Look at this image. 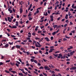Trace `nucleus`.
Listing matches in <instances>:
<instances>
[{"instance_id": "f257e3e1", "label": "nucleus", "mask_w": 76, "mask_h": 76, "mask_svg": "<svg viewBox=\"0 0 76 76\" xmlns=\"http://www.w3.org/2000/svg\"><path fill=\"white\" fill-rule=\"evenodd\" d=\"M37 42H36V41H34L33 42V44H35V46H36V47H41L42 45H40V43H39L38 42H37Z\"/></svg>"}, {"instance_id": "f03ea898", "label": "nucleus", "mask_w": 76, "mask_h": 76, "mask_svg": "<svg viewBox=\"0 0 76 76\" xmlns=\"http://www.w3.org/2000/svg\"><path fill=\"white\" fill-rule=\"evenodd\" d=\"M50 18L51 21L52 22H53V21L54 19L53 18H54V17L53 16V15L50 16Z\"/></svg>"}, {"instance_id": "7ed1b4c3", "label": "nucleus", "mask_w": 76, "mask_h": 76, "mask_svg": "<svg viewBox=\"0 0 76 76\" xmlns=\"http://www.w3.org/2000/svg\"><path fill=\"white\" fill-rule=\"evenodd\" d=\"M69 69L70 70H76V66H73Z\"/></svg>"}, {"instance_id": "20e7f679", "label": "nucleus", "mask_w": 76, "mask_h": 76, "mask_svg": "<svg viewBox=\"0 0 76 76\" xmlns=\"http://www.w3.org/2000/svg\"><path fill=\"white\" fill-rule=\"evenodd\" d=\"M1 60H3L4 58V57H5V56H4L2 55H1Z\"/></svg>"}, {"instance_id": "39448f33", "label": "nucleus", "mask_w": 76, "mask_h": 76, "mask_svg": "<svg viewBox=\"0 0 76 76\" xmlns=\"http://www.w3.org/2000/svg\"><path fill=\"white\" fill-rule=\"evenodd\" d=\"M54 50V49H50V50L49 51V53H51L52 52H53V51Z\"/></svg>"}, {"instance_id": "423d86ee", "label": "nucleus", "mask_w": 76, "mask_h": 76, "mask_svg": "<svg viewBox=\"0 0 76 76\" xmlns=\"http://www.w3.org/2000/svg\"><path fill=\"white\" fill-rule=\"evenodd\" d=\"M28 34V37H30V38H31V33L29 32Z\"/></svg>"}, {"instance_id": "0eeeda50", "label": "nucleus", "mask_w": 76, "mask_h": 76, "mask_svg": "<svg viewBox=\"0 0 76 76\" xmlns=\"http://www.w3.org/2000/svg\"><path fill=\"white\" fill-rule=\"evenodd\" d=\"M7 19L8 21H9L10 22H11V20H10V17H7Z\"/></svg>"}, {"instance_id": "6e6552de", "label": "nucleus", "mask_w": 76, "mask_h": 76, "mask_svg": "<svg viewBox=\"0 0 76 76\" xmlns=\"http://www.w3.org/2000/svg\"><path fill=\"white\" fill-rule=\"evenodd\" d=\"M45 39H46V41H47L48 42V41H50V39H48V37H45Z\"/></svg>"}, {"instance_id": "1a4fd4ad", "label": "nucleus", "mask_w": 76, "mask_h": 76, "mask_svg": "<svg viewBox=\"0 0 76 76\" xmlns=\"http://www.w3.org/2000/svg\"><path fill=\"white\" fill-rule=\"evenodd\" d=\"M75 51H73L72 52H71L70 53V54L71 56H72V55L73 54V53H75Z\"/></svg>"}, {"instance_id": "9d476101", "label": "nucleus", "mask_w": 76, "mask_h": 76, "mask_svg": "<svg viewBox=\"0 0 76 76\" xmlns=\"http://www.w3.org/2000/svg\"><path fill=\"white\" fill-rule=\"evenodd\" d=\"M32 35H33V36H35V35H36V33H35V31L34 32L32 33Z\"/></svg>"}, {"instance_id": "9b49d317", "label": "nucleus", "mask_w": 76, "mask_h": 76, "mask_svg": "<svg viewBox=\"0 0 76 76\" xmlns=\"http://www.w3.org/2000/svg\"><path fill=\"white\" fill-rule=\"evenodd\" d=\"M9 45L7 43L4 46V47L5 48H7V47H8V46H9Z\"/></svg>"}, {"instance_id": "f8f14e48", "label": "nucleus", "mask_w": 76, "mask_h": 76, "mask_svg": "<svg viewBox=\"0 0 76 76\" xmlns=\"http://www.w3.org/2000/svg\"><path fill=\"white\" fill-rule=\"evenodd\" d=\"M44 68L46 70H47L48 69V68H49V67H48V66H46L44 67Z\"/></svg>"}, {"instance_id": "ddd939ff", "label": "nucleus", "mask_w": 76, "mask_h": 76, "mask_svg": "<svg viewBox=\"0 0 76 76\" xmlns=\"http://www.w3.org/2000/svg\"><path fill=\"white\" fill-rule=\"evenodd\" d=\"M73 48V47L71 46L70 48H69L67 49V50H70V49H72Z\"/></svg>"}, {"instance_id": "4468645a", "label": "nucleus", "mask_w": 76, "mask_h": 76, "mask_svg": "<svg viewBox=\"0 0 76 76\" xmlns=\"http://www.w3.org/2000/svg\"><path fill=\"white\" fill-rule=\"evenodd\" d=\"M20 13H22V12H23V10H22V8H20Z\"/></svg>"}, {"instance_id": "2eb2a0df", "label": "nucleus", "mask_w": 76, "mask_h": 76, "mask_svg": "<svg viewBox=\"0 0 76 76\" xmlns=\"http://www.w3.org/2000/svg\"><path fill=\"white\" fill-rule=\"evenodd\" d=\"M10 72L13 73V74H15V73H16V71H10Z\"/></svg>"}, {"instance_id": "dca6fc26", "label": "nucleus", "mask_w": 76, "mask_h": 76, "mask_svg": "<svg viewBox=\"0 0 76 76\" xmlns=\"http://www.w3.org/2000/svg\"><path fill=\"white\" fill-rule=\"evenodd\" d=\"M14 63H12V62H10V65H12V66H13V65L14 64Z\"/></svg>"}, {"instance_id": "f3484780", "label": "nucleus", "mask_w": 76, "mask_h": 76, "mask_svg": "<svg viewBox=\"0 0 76 76\" xmlns=\"http://www.w3.org/2000/svg\"><path fill=\"white\" fill-rule=\"evenodd\" d=\"M65 18H66V19H68V14L66 15Z\"/></svg>"}, {"instance_id": "a211bd4d", "label": "nucleus", "mask_w": 76, "mask_h": 76, "mask_svg": "<svg viewBox=\"0 0 76 76\" xmlns=\"http://www.w3.org/2000/svg\"><path fill=\"white\" fill-rule=\"evenodd\" d=\"M19 70H20L21 72H22L23 73H24V70H23V69H19Z\"/></svg>"}, {"instance_id": "6ab92c4d", "label": "nucleus", "mask_w": 76, "mask_h": 76, "mask_svg": "<svg viewBox=\"0 0 76 76\" xmlns=\"http://www.w3.org/2000/svg\"><path fill=\"white\" fill-rule=\"evenodd\" d=\"M56 34V31H54V32L52 33V34L53 35H54Z\"/></svg>"}, {"instance_id": "aec40b11", "label": "nucleus", "mask_w": 76, "mask_h": 76, "mask_svg": "<svg viewBox=\"0 0 76 76\" xmlns=\"http://www.w3.org/2000/svg\"><path fill=\"white\" fill-rule=\"evenodd\" d=\"M26 53L27 55H28H28H29V54H30V53H29V52L28 51L26 52Z\"/></svg>"}, {"instance_id": "412c9836", "label": "nucleus", "mask_w": 76, "mask_h": 76, "mask_svg": "<svg viewBox=\"0 0 76 76\" xmlns=\"http://www.w3.org/2000/svg\"><path fill=\"white\" fill-rule=\"evenodd\" d=\"M15 47L17 48H19V45H16Z\"/></svg>"}, {"instance_id": "4be33fe9", "label": "nucleus", "mask_w": 76, "mask_h": 76, "mask_svg": "<svg viewBox=\"0 0 76 76\" xmlns=\"http://www.w3.org/2000/svg\"><path fill=\"white\" fill-rule=\"evenodd\" d=\"M30 61L31 62H34V60L33 58H31L30 59Z\"/></svg>"}, {"instance_id": "5701e85b", "label": "nucleus", "mask_w": 76, "mask_h": 76, "mask_svg": "<svg viewBox=\"0 0 76 76\" xmlns=\"http://www.w3.org/2000/svg\"><path fill=\"white\" fill-rule=\"evenodd\" d=\"M39 10H37V11H36V13H39Z\"/></svg>"}, {"instance_id": "b1692460", "label": "nucleus", "mask_w": 76, "mask_h": 76, "mask_svg": "<svg viewBox=\"0 0 76 76\" xmlns=\"http://www.w3.org/2000/svg\"><path fill=\"white\" fill-rule=\"evenodd\" d=\"M39 28V27L38 26H37L36 27V28L35 29V31H37L38 30V28Z\"/></svg>"}, {"instance_id": "393cba45", "label": "nucleus", "mask_w": 76, "mask_h": 76, "mask_svg": "<svg viewBox=\"0 0 76 76\" xmlns=\"http://www.w3.org/2000/svg\"><path fill=\"white\" fill-rule=\"evenodd\" d=\"M34 62L35 63H36L37 64L38 63V61H36V60H34Z\"/></svg>"}, {"instance_id": "a878e982", "label": "nucleus", "mask_w": 76, "mask_h": 76, "mask_svg": "<svg viewBox=\"0 0 76 76\" xmlns=\"http://www.w3.org/2000/svg\"><path fill=\"white\" fill-rule=\"evenodd\" d=\"M58 26L57 25H56L55 26H54V28H57Z\"/></svg>"}, {"instance_id": "bb28decb", "label": "nucleus", "mask_w": 76, "mask_h": 76, "mask_svg": "<svg viewBox=\"0 0 76 76\" xmlns=\"http://www.w3.org/2000/svg\"><path fill=\"white\" fill-rule=\"evenodd\" d=\"M72 18H74V17L73 16H71L69 17V19H72Z\"/></svg>"}, {"instance_id": "cd10ccee", "label": "nucleus", "mask_w": 76, "mask_h": 76, "mask_svg": "<svg viewBox=\"0 0 76 76\" xmlns=\"http://www.w3.org/2000/svg\"><path fill=\"white\" fill-rule=\"evenodd\" d=\"M39 69H44V67H43V66H42L39 68Z\"/></svg>"}, {"instance_id": "c85d7f7f", "label": "nucleus", "mask_w": 76, "mask_h": 76, "mask_svg": "<svg viewBox=\"0 0 76 76\" xmlns=\"http://www.w3.org/2000/svg\"><path fill=\"white\" fill-rule=\"evenodd\" d=\"M17 28L16 26H12V28Z\"/></svg>"}, {"instance_id": "c756f323", "label": "nucleus", "mask_w": 76, "mask_h": 76, "mask_svg": "<svg viewBox=\"0 0 76 76\" xmlns=\"http://www.w3.org/2000/svg\"><path fill=\"white\" fill-rule=\"evenodd\" d=\"M43 74L45 75V76H47V74L45 73H44V72H43Z\"/></svg>"}, {"instance_id": "7c9ffc66", "label": "nucleus", "mask_w": 76, "mask_h": 76, "mask_svg": "<svg viewBox=\"0 0 76 76\" xmlns=\"http://www.w3.org/2000/svg\"><path fill=\"white\" fill-rule=\"evenodd\" d=\"M5 72H6V73H10V72L8 71L7 70H5Z\"/></svg>"}, {"instance_id": "2f4dec72", "label": "nucleus", "mask_w": 76, "mask_h": 76, "mask_svg": "<svg viewBox=\"0 0 76 76\" xmlns=\"http://www.w3.org/2000/svg\"><path fill=\"white\" fill-rule=\"evenodd\" d=\"M70 56H71L70 55V54L69 53H68L67 54V56H68V57H70Z\"/></svg>"}, {"instance_id": "473e14b6", "label": "nucleus", "mask_w": 76, "mask_h": 76, "mask_svg": "<svg viewBox=\"0 0 76 76\" xmlns=\"http://www.w3.org/2000/svg\"><path fill=\"white\" fill-rule=\"evenodd\" d=\"M19 75H20V76H24L23 75V74H22V73H19Z\"/></svg>"}, {"instance_id": "72a5a7b5", "label": "nucleus", "mask_w": 76, "mask_h": 76, "mask_svg": "<svg viewBox=\"0 0 76 76\" xmlns=\"http://www.w3.org/2000/svg\"><path fill=\"white\" fill-rule=\"evenodd\" d=\"M65 37L66 38H67L68 39H69V38H70V37H69L66 35L65 36Z\"/></svg>"}, {"instance_id": "f704fd0d", "label": "nucleus", "mask_w": 76, "mask_h": 76, "mask_svg": "<svg viewBox=\"0 0 76 76\" xmlns=\"http://www.w3.org/2000/svg\"><path fill=\"white\" fill-rule=\"evenodd\" d=\"M74 6H75V4H73L72 6V8H73L74 7Z\"/></svg>"}, {"instance_id": "c9c22d12", "label": "nucleus", "mask_w": 76, "mask_h": 76, "mask_svg": "<svg viewBox=\"0 0 76 76\" xmlns=\"http://www.w3.org/2000/svg\"><path fill=\"white\" fill-rule=\"evenodd\" d=\"M29 20H32V18H31V17H29Z\"/></svg>"}, {"instance_id": "e433bc0d", "label": "nucleus", "mask_w": 76, "mask_h": 76, "mask_svg": "<svg viewBox=\"0 0 76 76\" xmlns=\"http://www.w3.org/2000/svg\"><path fill=\"white\" fill-rule=\"evenodd\" d=\"M28 42H32V40H31V39H30L28 40Z\"/></svg>"}, {"instance_id": "4c0bfd02", "label": "nucleus", "mask_w": 76, "mask_h": 76, "mask_svg": "<svg viewBox=\"0 0 76 76\" xmlns=\"http://www.w3.org/2000/svg\"><path fill=\"white\" fill-rule=\"evenodd\" d=\"M67 26V24H66L64 25V27H65V28H66V27Z\"/></svg>"}, {"instance_id": "58836bf2", "label": "nucleus", "mask_w": 76, "mask_h": 76, "mask_svg": "<svg viewBox=\"0 0 76 76\" xmlns=\"http://www.w3.org/2000/svg\"><path fill=\"white\" fill-rule=\"evenodd\" d=\"M73 23L72 22H70L69 25H73Z\"/></svg>"}, {"instance_id": "ea45409f", "label": "nucleus", "mask_w": 76, "mask_h": 76, "mask_svg": "<svg viewBox=\"0 0 76 76\" xmlns=\"http://www.w3.org/2000/svg\"><path fill=\"white\" fill-rule=\"evenodd\" d=\"M1 15H3V16H4V13L3 12V11H1Z\"/></svg>"}, {"instance_id": "a19ab883", "label": "nucleus", "mask_w": 76, "mask_h": 76, "mask_svg": "<svg viewBox=\"0 0 76 76\" xmlns=\"http://www.w3.org/2000/svg\"><path fill=\"white\" fill-rule=\"evenodd\" d=\"M44 61H45V62H46V61H47V60H45V59H43Z\"/></svg>"}, {"instance_id": "79ce46f5", "label": "nucleus", "mask_w": 76, "mask_h": 76, "mask_svg": "<svg viewBox=\"0 0 76 76\" xmlns=\"http://www.w3.org/2000/svg\"><path fill=\"white\" fill-rule=\"evenodd\" d=\"M15 65L17 67H19V64H17V63L15 64Z\"/></svg>"}, {"instance_id": "37998d69", "label": "nucleus", "mask_w": 76, "mask_h": 76, "mask_svg": "<svg viewBox=\"0 0 76 76\" xmlns=\"http://www.w3.org/2000/svg\"><path fill=\"white\" fill-rule=\"evenodd\" d=\"M50 66H51V67H52V68H54V66L53 65L51 64Z\"/></svg>"}, {"instance_id": "c03bdc74", "label": "nucleus", "mask_w": 76, "mask_h": 76, "mask_svg": "<svg viewBox=\"0 0 76 76\" xmlns=\"http://www.w3.org/2000/svg\"><path fill=\"white\" fill-rule=\"evenodd\" d=\"M57 9V5H56L55 7V10H56Z\"/></svg>"}, {"instance_id": "a18cd8bd", "label": "nucleus", "mask_w": 76, "mask_h": 76, "mask_svg": "<svg viewBox=\"0 0 76 76\" xmlns=\"http://www.w3.org/2000/svg\"><path fill=\"white\" fill-rule=\"evenodd\" d=\"M9 71H11V70H12V68H10L9 69Z\"/></svg>"}, {"instance_id": "49530a36", "label": "nucleus", "mask_w": 76, "mask_h": 76, "mask_svg": "<svg viewBox=\"0 0 76 76\" xmlns=\"http://www.w3.org/2000/svg\"><path fill=\"white\" fill-rule=\"evenodd\" d=\"M45 54L48 55V52L46 51V53H45Z\"/></svg>"}, {"instance_id": "de8ad7c7", "label": "nucleus", "mask_w": 76, "mask_h": 76, "mask_svg": "<svg viewBox=\"0 0 76 76\" xmlns=\"http://www.w3.org/2000/svg\"><path fill=\"white\" fill-rule=\"evenodd\" d=\"M51 73H53V75H54V74H55V72H54V71H53L52 72H51Z\"/></svg>"}, {"instance_id": "09e8293b", "label": "nucleus", "mask_w": 76, "mask_h": 76, "mask_svg": "<svg viewBox=\"0 0 76 76\" xmlns=\"http://www.w3.org/2000/svg\"><path fill=\"white\" fill-rule=\"evenodd\" d=\"M70 11H74V10H73V9L71 8V9L70 10Z\"/></svg>"}, {"instance_id": "8fccbe9b", "label": "nucleus", "mask_w": 76, "mask_h": 76, "mask_svg": "<svg viewBox=\"0 0 76 76\" xmlns=\"http://www.w3.org/2000/svg\"><path fill=\"white\" fill-rule=\"evenodd\" d=\"M59 3V2L58 1H56V2L55 3V4H57Z\"/></svg>"}, {"instance_id": "3c124183", "label": "nucleus", "mask_w": 76, "mask_h": 76, "mask_svg": "<svg viewBox=\"0 0 76 76\" xmlns=\"http://www.w3.org/2000/svg\"><path fill=\"white\" fill-rule=\"evenodd\" d=\"M35 39L37 40V39H40L38 37H36L35 38Z\"/></svg>"}, {"instance_id": "603ef678", "label": "nucleus", "mask_w": 76, "mask_h": 76, "mask_svg": "<svg viewBox=\"0 0 76 76\" xmlns=\"http://www.w3.org/2000/svg\"><path fill=\"white\" fill-rule=\"evenodd\" d=\"M23 42H27V40H24V41H23Z\"/></svg>"}, {"instance_id": "864d4df0", "label": "nucleus", "mask_w": 76, "mask_h": 76, "mask_svg": "<svg viewBox=\"0 0 76 76\" xmlns=\"http://www.w3.org/2000/svg\"><path fill=\"white\" fill-rule=\"evenodd\" d=\"M12 10L14 12H15V10L14 9V8H12Z\"/></svg>"}, {"instance_id": "5fc2aeb1", "label": "nucleus", "mask_w": 76, "mask_h": 76, "mask_svg": "<svg viewBox=\"0 0 76 76\" xmlns=\"http://www.w3.org/2000/svg\"><path fill=\"white\" fill-rule=\"evenodd\" d=\"M7 31H8V32H10V30L9 29H7Z\"/></svg>"}, {"instance_id": "6e6d98bb", "label": "nucleus", "mask_w": 76, "mask_h": 76, "mask_svg": "<svg viewBox=\"0 0 76 76\" xmlns=\"http://www.w3.org/2000/svg\"><path fill=\"white\" fill-rule=\"evenodd\" d=\"M34 73L35 74H36V75H38V73L35 71H34Z\"/></svg>"}, {"instance_id": "4d7b16f0", "label": "nucleus", "mask_w": 76, "mask_h": 76, "mask_svg": "<svg viewBox=\"0 0 76 76\" xmlns=\"http://www.w3.org/2000/svg\"><path fill=\"white\" fill-rule=\"evenodd\" d=\"M26 39L27 40H29L30 39H31L29 37H27Z\"/></svg>"}, {"instance_id": "13d9d810", "label": "nucleus", "mask_w": 76, "mask_h": 76, "mask_svg": "<svg viewBox=\"0 0 76 76\" xmlns=\"http://www.w3.org/2000/svg\"><path fill=\"white\" fill-rule=\"evenodd\" d=\"M53 55L54 56H55V57H57L58 56V55H57V54L55 55V54H54Z\"/></svg>"}, {"instance_id": "bf43d9fd", "label": "nucleus", "mask_w": 76, "mask_h": 76, "mask_svg": "<svg viewBox=\"0 0 76 76\" xmlns=\"http://www.w3.org/2000/svg\"><path fill=\"white\" fill-rule=\"evenodd\" d=\"M24 69L25 70H26L27 71H28V69H27V68H24Z\"/></svg>"}, {"instance_id": "052dcab7", "label": "nucleus", "mask_w": 76, "mask_h": 76, "mask_svg": "<svg viewBox=\"0 0 76 76\" xmlns=\"http://www.w3.org/2000/svg\"><path fill=\"white\" fill-rule=\"evenodd\" d=\"M63 40L64 41H67V39L66 38H64Z\"/></svg>"}, {"instance_id": "680f3d73", "label": "nucleus", "mask_w": 76, "mask_h": 76, "mask_svg": "<svg viewBox=\"0 0 76 76\" xmlns=\"http://www.w3.org/2000/svg\"><path fill=\"white\" fill-rule=\"evenodd\" d=\"M71 32H72V33H73L74 34H75V30H73L72 31H71Z\"/></svg>"}, {"instance_id": "e2e57ef3", "label": "nucleus", "mask_w": 76, "mask_h": 76, "mask_svg": "<svg viewBox=\"0 0 76 76\" xmlns=\"http://www.w3.org/2000/svg\"><path fill=\"white\" fill-rule=\"evenodd\" d=\"M32 4H30V7H30V8H31V7H32Z\"/></svg>"}, {"instance_id": "0e129e2a", "label": "nucleus", "mask_w": 76, "mask_h": 76, "mask_svg": "<svg viewBox=\"0 0 76 76\" xmlns=\"http://www.w3.org/2000/svg\"><path fill=\"white\" fill-rule=\"evenodd\" d=\"M55 15H60V13L58 12H56L55 13Z\"/></svg>"}, {"instance_id": "69168bd1", "label": "nucleus", "mask_w": 76, "mask_h": 76, "mask_svg": "<svg viewBox=\"0 0 76 76\" xmlns=\"http://www.w3.org/2000/svg\"><path fill=\"white\" fill-rule=\"evenodd\" d=\"M41 32H42V31H38V33H41Z\"/></svg>"}, {"instance_id": "338daca9", "label": "nucleus", "mask_w": 76, "mask_h": 76, "mask_svg": "<svg viewBox=\"0 0 76 76\" xmlns=\"http://www.w3.org/2000/svg\"><path fill=\"white\" fill-rule=\"evenodd\" d=\"M10 60H7L6 61V63H8L9 62H10Z\"/></svg>"}, {"instance_id": "774afa93", "label": "nucleus", "mask_w": 76, "mask_h": 76, "mask_svg": "<svg viewBox=\"0 0 76 76\" xmlns=\"http://www.w3.org/2000/svg\"><path fill=\"white\" fill-rule=\"evenodd\" d=\"M40 76H43V75L41 73L39 75Z\"/></svg>"}]
</instances>
